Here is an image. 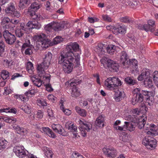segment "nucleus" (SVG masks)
<instances>
[{"mask_svg":"<svg viewBox=\"0 0 158 158\" xmlns=\"http://www.w3.org/2000/svg\"><path fill=\"white\" fill-rule=\"evenodd\" d=\"M46 90L49 92H52L53 91V89L51 85L48 83L45 85Z\"/></svg>","mask_w":158,"mask_h":158,"instance_id":"64","label":"nucleus"},{"mask_svg":"<svg viewBox=\"0 0 158 158\" xmlns=\"http://www.w3.org/2000/svg\"><path fill=\"white\" fill-rule=\"evenodd\" d=\"M3 35L6 43L8 44H12L15 42L16 40L15 36L12 34L8 31H4L3 32Z\"/></svg>","mask_w":158,"mask_h":158,"instance_id":"13","label":"nucleus"},{"mask_svg":"<svg viewBox=\"0 0 158 158\" xmlns=\"http://www.w3.org/2000/svg\"><path fill=\"white\" fill-rule=\"evenodd\" d=\"M143 96L141 94H136L134 96L132 99V103L133 105H135L137 102H141L143 101Z\"/></svg>","mask_w":158,"mask_h":158,"instance_id":"24","label":"nucleus"},{"mask_svg":"<svg viewBox=\"0 0 158 158\" xmlns=\"http://www.w3.org/2000/svg\"><path fill=\"white\" fill-rule=\"evenodd\" d=\"M13 129L18 134L24 135L27 134V131L24 128L21 127L16 124H13L12 125Z\"/></svg>","mask_w":158,"mask_h":158,"instance_id":"19","label":"nucleus"},{"mask_svg":"<svg viewBox=\"0 0 158 158\" xmlns=\"http://www.w3.org/2000/svg\"><path fill=\"white\" fill-rule=\"evenodd\" d=\"M33 39L36 42L38 48L40 47L44 48L58 44L63 41V39L61 36H57L51 42L50 40L46 39V35L43 33L34 35Z\"/></svg>","mask_w":158,"mask_h":158,"instance_id":"2","label":"nucleus"},{"mask_svg":"<svg viewBox=\"0 0 158 158\" xmlns=\"http://www.w3.org/2000/svg\"><path fill=\"white\" fill-rule=\"evenodd\" d=\"M150 73L148 69H143L141 73L138 77V79L139 81H141L145 80L148 77L151 76Z\"/></svg>","mask_w":158,"mask_h":158,"instance_id":"21","label":"nucleus"},{"mask_svg":"<svg viewBox=\"0 0 158 158\" xmlns=\"http://www.w3.org/2000/svg\"><path fill=\"white\" fill-rule=\"evenodd\" d=\"M30 8V10L31 9L36 10L40 8V4L37 2H35L31 5Z\"/></svg>","mask_w":158,"mask_h":158,"instance_id":"48","label":"nucleus"},{"mask_svg":"<svg viewBox=\"0 0 158 158\" xmlns=\"http://www.w3.org/2000/svg\"><path fill=\"white\" fill-rule=\"evenodd\" d=\"M72 158H85L77 152H74L72 155Z\"/></svg>","mask_w":158,"mask_h":158,"instance_id":"53","label":"nucleus"},{"mask_svg":"<svg viewBox=\"0 0 158 158\" xmlns=\"http://www.w3.org/2000/svg\"><path fill=\"white\" fill-rule=\"evenodd\" d=\"M31 80L33 84L38 87H40L42 83V81L41 80L38 78H36L35 77L33 76L31 78Z\"/></svg>","mask_w":158,"mask_h":158,"instance_id":"37","label":"nucleus"},{"mask_svg":"<svg viewBox=\"0 0 158 158\" xmlns=\"http://www.w3.org/2000/svg\"><path fill=\"white\" fill-rule=\"evenodd\" d=\"M7 143L8 142L5 139L0 138V150L5 148Z\"/></svg>","mask_w":158,"mask_h":158,"instance_id":"42","label":"nucleus"},{"mask_svg":"<svg viewBox=\"0 0 158 158\" xmlns=\"http://www.w3.org/2000/svg\"><path fill=\"white\" fill-rule=\"evenodd\" d=\"M122 85L121 81L115 77H109L105 80L104 83V86L107 89L111 90L115 88Z\"/></svg>","mask_w":158,"mask_h":158,"instance_id":"7","label":"nucleus"},{"mask_svg":"<svg viewBox=\"0 0 158 158\" xmlns=\"http://www.w3.org/2000/svg\"><path fill=\"white\" fill-rule=\"evenodd\" d=\"M80 126L79 127L81 134L83 137L86 136V133L92 129V125L91 124L88 122H83L81 120L78 121Z\"/></svg>","mask_w":158,"mask_h":158,"instance_id":"8","label":"nucleus"},{"mask_svg":"<svg viewBox=\"0 0 158 158\" xmlns=\"http://www.w3.org/2000/svg\"><path fill=\"white\" fill-rule=\"evenodd\" d=\"M52 54L50 52L45 53L43 56V62L37 65V67L39 76L42 79L43 83H49L50 75L46 73V70L49 68L52 57Z\"/></svg>","mask_w":158,"mask_h":158,"instance_id":"1","label":"nucleus"},{"mask_svg":"<svg viewBox=\"0 0 158 158\" xmlns=\"http://www.w3.org/2000/svg\"><path fill=\"white\" fill-rule=\"evenodd\" d=\"M77 83L78 84L79 83L75 81H74L73 80L70 83V86L73 87L71 89V96L73 97H77L80 95V90L76 86V85L77 84Z\"/></svg>","mask_w":158,"mask_h":158,"instance_id":"15","label":"nucleus"},{"mask_svg":"<svg viewBox=\"0 0 158 158\" xmlns=\"http://www.w3.org/2000/svg\"><path fill=\"white\" fill-rule=\"evenodd\" d=\"M125 96V94L123 91L118 90L115 91L113 96V98L117 102H119L122 100Z\"/></svg>","mask_w":158,"mask_h":158,"instance_id":"18","label":"nucleus"},{"mask_svg":"<svg viewBox=\"0 0 158 158\" xmlns=\"http://www.w3.org/2000/svg\"><path fill=\"white\" fill-rule=\"evenodd\" d=\"M13 151L15 155L20 158L26 156L28 153V151L25 149L24 146L20 145L15 146Z\"/></svg>","mask_w":158,"mask_h":158,"instance_id":"10","label":"nucleus"},{"mask_svg":"<svg viewBox=\"0 0 158 158\" xmlns=\"http://www.w3.org/2000/svg\"><path fill=\"white\" fill-rule=\"evenodd\" d=\"M35 90L34 89H32L29 91H27L25 93L26 96H30V95H34L35 93Z\"/></svg>","mask_w":158,"mask_h":158,"instance_id":"60","label":"nucleus"},{"mask_svg":"<svg viewBox=\"0 0 158 158\" xmlns=\"http://www.w3.org/2000/svg\"><path fill=\"white\" fill-rule=\"evenodd\" d=\"M2 112L12 113H16V110L15 109H10V108H6L1 109H0V113Z\"/></svg>","mask_w":158,"mask_h":158,"instance_id":"45","label":"nucleus"},{"mask_svg":"<svg viewBox=\"0 0 158 158\" xmlns=\"http://www.w3.org/2000/svg\"><path fill=\"white\" fill-rule=\"evenodd\" d=\"M125 81L126 83L130 85H133L135 83V80L133 78L128 77L125 78Z\"/></svg>","mask_w":158,"mask_h":158,"instance_id":"41","label":"nucleus"},{"mask_svg":"<svg viewBox=\"0 0 158 158\" xmlns=\"http://www.w3.org/2000/svg\"><path fill=\"white\" fill-rule=\"evenodd\" d=\"M36 117L39 118H41L43 116V111L41 110H38L36 114Z\"/></svg>","mask_w":158,"mask_h":158,"instance_id":"63","label":"nucleus"},{"mask_svg":"<svg viewBox=\"0 0 158 158\" xmlns=\"http://www.w3.org/2000/svg\"><path fill=\"white\" fill-rule=\"evenodd\" d=\"M121 123V122L120 120H117L113 124V127L117 130L120 131H123V126L121 127L119 126L120 125Z\"/></svg>","mask_w":158,"mask_h":158,"instance_id":"34","label":"nucleus"},{"mask_svg":"<svg viewBox=\"0 0 158 158\" xmlns=\"http://www.w3.org/2000/svg\"><path fill=\"white\" fill-rule=\"evenodd\" d=\"M11 15L13 17L19 18L20 16V14L19 12L16 10L15 9L14 11L12 13Z\"/></svg>","mask_w":158,"mask_h":158,"instance_id":"62","label":"nucleus"},{"mask_svg":"<svg viewBox=\"0 0 158 158\" xmlns=\"http://www.w3.org/2000/svg\"><path fill=\"white\" fill-rule=\"evenodd\" d=\"M65 54H62L59 57L58 62L63 64L62 67L65 73H69L72 71L75 60L74 58L67 57Z\"/></svg>","mask_w":158,"mask_h":158,"instance_id":"6","label":"nucleus"},{"mask_svg":"<svg viewBox=\"0 0 158 158\" xmlns=\"http://www.w3.org/2000/svg\"><path fill=\"white\" fill-rule=\"evenodd\" d=\"M22 110H23L25 113L29 114L31 113V108L29 107L28 105H26L23 106L21 107Z\"/></svg>","mask_w":158,"mask_h":158,"instance_id":"50","label":"nucleus"},{"mask_svg":"<svg viewBox=\"0 0 158 158\" xmlns=\"http://www.w3.org/2000/svg\"><path fill=\"white\" fill-rule=\"evenodd\" d=\"M104 117L102 115L98 116L95 121V125L97 127L102 128L104 126Z\"/></svg>","mask_w":158,"mask_h":158,"instance_id":"22","label":"nucleus"},{"mask_svg":"<svg viewBox=\"0 0 158 158\" xmlns=\"http://www.w3.org/2000/svg\"><path fill=\"white\" fill-rule=\"evenodd\" d=\"M27 70L30 73H31L33 72V70L34 69L33 64L31 62H28L27 64Z\"/></svg>","mask_w":158,"mask_h":158,"instance_id":"49","label":"nucleus"},{"mask_svg":"<svg viewBox=\"0 0 158 158\" xmlns=\"http://www.w3.org/2000/svg\"><path fill=\"white\" fill-rule=\"evenodd\" d=\"M129 63L130 64H131L134 67V70H133L132 71V73H134V72L137 73L138 72V70L137 61V60L135 59L130 60Z\"/></svg>","mask_w":158,"mask_h":158,"instance_id":"32","label":"nucleus"},{"mask_svg":"<svg viewBox=\"0 0 158 158\" xmlns=\"http://www.w3.org/2000/svg\"><path fill=\"white\" fill-rule=\"evenodd\" d=\"M15 98L17 99H19L21 100L24 102L27 100V98H25L23 95L16 94L15 96Z\"/></svg>","mask_w":158,"mask_h":158,"instance_id":"57","label":"nucleus"},{"mask_svg":"<svg viewBox=\"0 0 158 158\" xmlns=\"http://www.w3.org/2000/svg\"><path fill=\"white\" fill-rule=\"evenodd\" d=\"M52 25V22L48 24L45 26V29L49 31H52V30L53 29Z\"/></svg>","mask_w":158,"mask_h":158,"instance_id":"55","label":"nucleus"},{"mask_svg":"<svg viewBox=\"0 0 158 158\" xmlns=\"http://www.w3.org/2000/svg\"><path fill=\"white\" fill-rule=\"evenodd\" d=\"M102 151L104 155L109 158H114L118 154L116 149L112 147H104L103 148Z\"/></svg>","mask_w":158,"mask_h":158,"instance_id":"11","label":"nucleus"},{"mask_svg":"<svg viewBox=\"0 0 158 158\" xmlns=\"http://www.w3.org/2000/svg\"><path fill=\"white\" fill-rule=\"evenodd\" d=\"M51 127L55 132L63 136L67 135L68 133L65 131L63 127L60 124H52Z\"/></svg>","mask_w":158,"mask_h":158,"instance_id":"16","label":"nucleus"},{"mask_svg":"<svg viewBox=\"0 0 158 158\" xmlns=\"http://www.w3.org/2000/svg\"><path fill=\"white\" fill-rule=\"evenodd\" d=\"M120 21L122 22L127 23H132L133 21L132 19H130L127 16L121 17L119 19Z\"/></svg>","mask_w":158,"mask_h":158,"instance_id":"46","label":"nucleus"},{"mask_svg":"<svg viewBox=\"0 0 158 158\" xmlns=\"http://www.w3.org/2000/svg\"><path fill=\"white\" fill-rule=\"evenodd\" d=\"M64 99H61L60 100V108L61 110L65 114L67 115H69L72 113V111L69 109H65L64 106Z\"/></svg>","mask_w":158,"mask_h":158,"instance_id":"26","label":"nucleus"},{"mask_svg":"<svg viewBox=\"0 0 158 158\" xmlns=\"http://www.w3.org/2000/svg\"><path fill=\"white\" fill-rule=\"evenodd\" d=\"M103 20L108 22H111L112 21V19L111 17L107 15H103L102 16Z\"/></svg>","mask_w":158,"mask_h":158,"instance_id":"54","label":"nucleus"},{"mask_svg":"<svg viewBox=\"0 0 158 158\" xmlns=\"http://www.w3.org/2000/svg\"><path fill=\"white\" fill-rule=\"evenodd\" d=\"M32 19H35L37 21H40L42 19V17L40 15H37L35 14L31 16Z\"/></svg>","mask_w":158,"mask_h":158,"instance_id":"56","label":"nucleus"},{"mask_svg":"<svg viewBox=\"0 0 158 158\" xmlns=\"http://www.w3.org/2000/svg\"><path fill=\"white\" fill-rule=\"evenodd\" d=\"M144 85L147 87L151 88L153 86V82L151 76L148 77L144 81Z\"/></svg>","mask_w":158,"mask_h":158,"instance_id":"28","label":"nucleus"},{"mask_svg":"<svg viewBox=\"0 0 158 158\" xmlns=\"http://www.w3.org/2000/svg\"><path fill=\"white\" fill-rule=\"evenodd\" d=\"M3 64L5 66L9 67H10L12 64V61H9L7 59L4 60H3Z\"/></svg>","mask_w":158,"mask_h":158,"instance_id":"59","label":"nucleus"},{"mask_svg":"<svg viewBox=\"0 0 158 158\" xmlns=\"http://www.w3.org/2000/svg\"><path fill=\"white\" fill-rule=\"evenodd\" d=\"M116 48V46L114 45L110 44L108 45L106 47V50L108 53L113 54Z\"/></svg>","mask_w":158,"mask_h":158,"instance_id":"40","label":"nucleus"},{"mask_svg":"<svg viewBox=\"0 0 158 158\" xmlns=\"http://www.w3.org/2000/svg\"><path fill=\"white\" fill-rule=\"evenodd\" d=\"M131 112L132 113L134 114V115H133L131 117L133 118H136L137 119V120H138V119H139L141 118V117H144V118H146V120H147V118L145 116V115H140L139 116V118H138V116H136V117H135V115H137L139 114V113H140V111L139 110V109L138 108H135V109H133L131 110Z\"/></svg>","mask_w":158,"mask_h":158,"instance_id":"29","label":"nucleus"},{"mask_svg":"<svg viewBox=\"0 0 158 158\" xmlns=\"http://www.w3.org/2000/svg\"><path fill=\"white\" fill-rule=\"evenodd\" d=\"M41 27V24L38 22L29 21L26 26L23 23H21L20 26H17L15 34L17 36L20 37L23 35L24 33H29L31 31L32 29H39Z\"/></svg>","mask_w":158,"mask_h":158,"instance_id":"5","label":"nucleus"},{"mask_svg":"<svg viewBox=\"0 0 158 158\" xmlns=\"http://www.w3.org/2000/svg\"><path fill=\"white\" fill-rule=\"evenodd\" d=\"M147 126H148L145 127V128L146 130H150L153 131H155L157 130V127L154 124H151L149 125L148 124Z\"/></svg>","mask_w":158,"mask_h":158,"instance_id":"44","label":"nucleus"},{"mask_svg":"<svg viewBox=\"0 0 158 158\" xmlns=\"http://www.w3.org/2000/svg\"><path fill=\"white\" fill-rule=\"evenodd\" d=\"M37 103L40 106H46L47 105V103L46 101L43 98H40L37 99Z\"/></svg>","mask_w":158,"mask_h":158,"instance_id":"47","label":"nucleus"},{"mask_svg":"<svg viewBox=\"0 0 158 158\" xmlns=\"http://www.w3.org/2000/svg\"><path fill=\"white\" fill-rule=\"evenodd\" d=\"M53 28L55 31H59L64 29H66L69 26L68 23L66 22L63 21L60 23L52 22Z\"/></svg>","mask_w":158,"mask_h":158,"instance_id":"14","label":"nucleus"},{"mask_svg":"<svg viewBox=\"0 0 158 158\" xmlns=\"http://www.w3.org/2000/svg\"><path fill=\"white\" fill-rule=\"evenodd\" d=\"M30 3V0H20L19 6L20 8L23 9L27 6Z\"/></svg>","mask_w":158,"mask_h":158,"instance_id":"36","label":"nucleus"},{"mask_svg":"<svg viewBox=\"0 0 158 158\" xmlns=\"http://www.w3.org/2000/svg\"><path fill=\"white\" fill-rule=\"evenodd\" d=\"M15 9V7L13 4L10 3L8 5V6L6 8L5 11L7 14L11 15Z\"/></svg>","mask_w":158,"mask_h":158,"instance_id":"35","label":"nucleus"},{"mask_svg":"<svg viewBox=\"0 0 158 158\" xmlns=\"http://www.w3.org/2000/svg\"><path fill=\"white\" fill-rule=\"evenodd\" d=\"M142 94L144 96L150 98L151 97H153L155 94L154 92H149L146 90H142Z\"/></svg>","mask_w":158,"mask_h":158,"instance_id":"43","label":"nucleus"},{"mask_svg":"<svg viewBox=\"0 0 158 158\" xmlns=\"http://www.w3.org/2000/svg\"><path fill=\"white\" fill-rule=\"evenodd\" d=\"M66 49L67 52L62 51L60 55L64 54L67 57H69L70 58H74L78 64L80 60L79 54H81V50L79 44L76 42L69 43L66 47Z\"/></svg>","mask_w":158,"mask_h":158,"instance_id":"4","label":"nucleus"},{"mask_svg":"<svg viewBox=\"0 0 158 158\" xmlns=\"http://www.w3.org/2000/svg\"><path fill=\"white\" fill-rule=\"evenodd\" d=\"M101 65H103L106 69L109 68L112 60L105 57H103L100 60Z\"/></svg>","mask_w":158,"mask_h":158,"instance_id":"23","label":"nucleus"},{"mask_svg":"<svg viewBox=\"0 0 158 158\" xmlns=\"http://www.w3.org/2000/svg\"><path fill=\"white\" fill-rule=\"evenodd\" d=\"M152 77L154 83L157 84L158 83V71H154L152 74Z\"/></svg>","mask_w":158,"mask_h":158,"instance_id":"51","label":"nucleus"},{"mask_svg":"<svg viewBox=\"0 0 158 158\" xmlns=\"http://www.w3.org/2000/svg\"><path fill=\"white\" fill-rule=\"evenodd\" d=\"M3 119L6 122L9 123H14L17 121L16 118L12 117H5Z\"/></svg>","mask_w":158,"mask_h":158,"instance_id":"39","label":"nucleus"},{"mask_svg":"<svg viewBox=\"0 0 158 158\" xmlns=\"http://www.w3.org/2000/svg\"><path fill=\"white\" fill-rule=\"evenodd\" d=\"M47 98L48 99L52 102H54L55 101L56 99V97H55L52 94H49Z\"/></svg>","mask_w":158,"mask_h":158,"instance_id":"61","label":"nucleus"},{"mask_svg":"<svg viewBox=\"0 0 158 158\" xmlns=\"http://www.w3.org/2000/svg\"><path fill=\"white\" fill-rule=\"evenodd\" d=\"M127 27L125 25L119 26L113 30V33L116 35L119 34H125L126 32Z\"/></svg>","mask_w":158,"mask_h":158,"instance_id":"20","label":"nucleus"},{"mask_svg":"<svg viewBox=\"0 0 158 158\" xmlns=\"http://www.w3.org/2000/svg\"><path fill=\"white\" fill-rule=\"evenodd\" d=\"M127 55L126 52L124 51L122 52L121 54L120 60L123 64L125 65L126 62L128 63L127 61Z\"/></svg>","mask_w":158,"mask_h":158,"instance_id":"31","label":"nucleus"},{"mask_svg":"<svg viewBox=\"0 0 158 158\" xmlns=\"http://www.w3.org/2000/svg\"><path fill=\"white\" fill-rule=\"evenodd\" d=\"M105 44L102 43H99L96 47V51L99 55H101L105 53Z\"/></svg>","mask_w":158,"mask_h":158,"instance_id":"25","label":"nucleus"},{"mask_svg":"<svg viewBox=\"0 0 158 158\" xmlns=\"http://www.w3.org/2000/svg\"><path fill=\"white\" fill-rule=\"evenodd\" d=\"M42 130L44 132L47 134L50 137L52 138H54L56 137V135L48 127H42Z\"/></svg>","mask_w":158,"mask_h":158,"instance_id":"27","label":"nucleus"},{"mask_svg":"<svg viewBox=\"0 0 158 158\" xmlns=\"http://www.w3.org/2000/svg\"><path fill=\"white\" fill-rule=\"evenodd\" d=\"M76 111L81 116L85 117L87 114L86 111L84 109H82L78 106H76L75 108Z\"/></svg>","mask_w":158,"mask_h":158,"instance_id":"30","label":"nucleus"},{"mask_svg":"<svg viewBox=\"0 0 158 158\" xmlns=\"http://www.w3.org/2000/svg\"><path fill=\"white\" fill-rule=\"evenodd\" d=\"M110 63L109 68L113 70V71L117 72L119 66L117 63L112 60V62Z\"/></svg>","mask_w":158,"mask_h":158,"instance_id":"38","label":"nucleus"},{"mask_svg":"<svg viewBox=\"0 0 158 158\" xmlns=\"http://www.w3.org/2000/svg\"><path fill=\"white\" fill-rule=\"evenodd\" d=\"M99 19L95 17H89L88 21L90 23H94L95 22H98Z\"/></svg>","mask_w":158,"mask_h":158,"instance_id":"58","label":"nucleus"},{"mask_svg":"<svg viewBox=\"0 0 158 158\" xmlns=\"http://www.w3.org/2000/svg\"><path fill=\"white\" fill-rule=\"evenodd\" d=\"M142 143L148 148L152 149L156 147L157 141L154 138L148 136L143 138Z\"/></svg>","mask_w":158,"mask_h":158,"instance_id":"9","label":"nucleus"},{"mask_svg":"<svg viewBox=\"0 0 158 158\" xmlns=\"http://www.w3.org/2000/svg\"><path fill=\"white\" fill-rule=\"evenodd\" d=\"M1 76L3 80H5L9 77V72L6 70H3L1 73Z\"/></svg>","mask_w":158,"mask_h":158,"instance_id":"52","label":"nucleus"},{"mask_svg":"<svg viewBox=\"0 0 158 158\" xmlns=\"http://www.w3.org/2000/svg\"><path fill=\"white\" fill-rule=\"evenodd\" d=\"M1 24L4 28L11 30L15 27V26L11 24L10 20L8 17L3 18Z\"/></svg>","mask_w":158,"mask_h":158,"instance_id":"17","label":"nucleus"},{"mask_svg":"<svg viewBox=\"0 0 158 158\" xmlns=\"http://www.w3.org/2000/svg\"><path fill=\"white\" fill-rule=\"evenodd\" d=\"M126 119L131 121V123L126 121L124 122L123 131L124 132L127 130L131 132L134 131L137 125L139 129H142L144 127L146 121V118H144L143 116L141 117L140 118L137 120L136 118H132L131 115L128 116L126 117Z\"/></svg>","mask_w":158,"mask_h":158,"instance_id":"3","label":"nucleus"},{"mask_svg":"<svg viewBox=\"0 0 158 158\" xmlns=\"http://www.w3.org/2000/svg\"><path fill=\"white\" fill-rule=\"evenodd\" d=\"M148 25L145 24L143 26L140 25L138 26V28L140 29H144L146 31H149L151 32H153L155 29V25L154 21L152 19H150L148 21Z\"/></svg>","mask_w":158,"mask_h":158,"instance_id":"12","label":"nucleus"},{"mask_svg":"<svg viewBox=\"0 0 158 158\" xmlns=\"http://www.w3.org/2000/svg\"><path fill=\"white\" fill-rule=\"evenodd\" d=\"M44 151L45 155L48 158H52L54 153L51 150L46 147H44Z\"/></svg>","mask_w":158,"mask_h":158,"instance_id":"33","label":"nucleus"}]
</instances>
